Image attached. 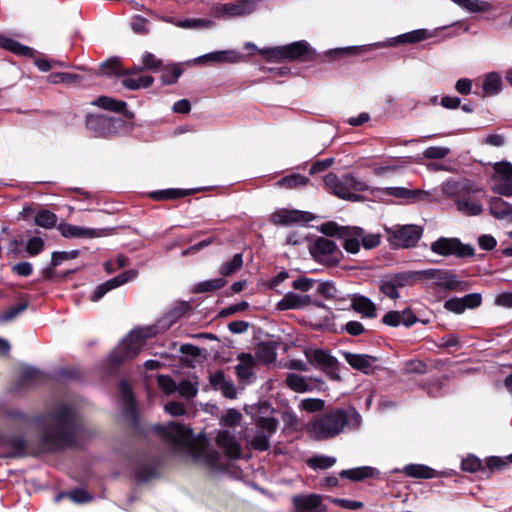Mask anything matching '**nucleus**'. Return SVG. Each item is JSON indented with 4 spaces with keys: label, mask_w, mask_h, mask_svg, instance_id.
Here are the masks:
<instances>
[{
    "label": "nucleus",
    "mask_w": 512,
    "mask_h": 512,
    "mask_svg": "<svg viewBox=\"0 0 512 512\" xmlns=\"http://www.w3.org/2000/svg\"><path fill=\"white\" fill-rule=\"evenodd\" d=\"M360 423L361 415L354 408H332L313 417L309 432L316 440H326L339 435L345 426L357 429Z\"/></svg>",
    "instance_id": "7ed1b4c3"
},
{
    "label": "nucleus",
    "mask_w": 512,
    "mask_h": 512,
    "mask_svg": "<svg viewBox=\"0 0 512 512\" xmlns=\"http://www.w3.org/2000/svg\"><path fill=\"white\" fill-rule=\"evenodd\" d=\"M0 46L15 54V55H18V56H22V57H26V58H31L34 56V49H32L31 47H28V46H25L23 44H21L20 42H18L17 40H14L12 38H2L0 40Z\"/></svg>",
    "instance_id": "c9c22d12"
},
{
    "label": "nucleus",
    "mask_w": 512,
    "mask_h": 512,
    "mask_svg": "<svg viewBox=\"0 0 512 512\" xmlns=\"http://www.w3.org/2000/svg\"><path fill=\"white\" fill-rule=\"evenodd\" d=\"M49 79L52 83L71 84L80 83L82 77L79 74L58 72L52 73Z\"/></svg>",
    "instance_id": "13d9d810"
},
{
    "label": "nucleus",
    "mask_w": 512,
    "mask_h": 512,
    "mask_svg": "<svg viewBox=\"0 0 512 512\" xmlns=\"http://www.w3.org/2000/svg\"><path fill=\"white\" fill-rule=\"evenodd\" d=\"M482 97L498 95L502 91V78L497 72L488 73L482 84Z\"/></svg>",
    "instance_id": "72a5a7b5"
},
{
    "label": "nucleus",
    "mask_w": 512,
    "mask_h": 512,
    "mask_svg": "<svg viewBox=\"0 0 512 512\" xmlns=\"http://www.w3.org/2000/svg\"><path fill=\"white\" fill-rule=\"evenodd\" d=\"M183 74V69L178 64L165 65L162 68L161 82L163 85L175 84Z\"/></svg>",
    "instance_id": "ea45409f"
},
{
    "label": "nucleus",
    "mask_w": 512,
    "mask_h": 512,
    "mask_svg": "<svg viewBox=\"0 0 512 512\" xmlns=\"http://www.w3.org/2000/svg\"><path fill=\"white\" fill-rule=\"evenodd\" d=\"M309 182V178L301 174L293 173L281 178L277 184L287 189H294L298 187L306 186Z\"/></svg>",
    "instance_id": "37998d69"
},
{
    "label": "nucleus",
    "mask_w": 512,
    "mask_h": 512,
    "mask_svg": "<svg viewBox=\"0 0 512 512\" xmlns=\"http://www.w3.org/2000/svg\"><path fill=\"white\" fill-rule=\"evenodd\" d=\"M0 447L10 448V451L5 454V458H24L28 455V441L21 434L5 435L0 433Z\"/></svg>",
    "instance_id": "6ab92c4d"
},
{
    "label": "nucleus",
    "mask_w": 512,
    "mask_h": 512,
    "mask_svg": "<svg viewBox=\"0 0 512 512\" xmlns=\"http://www.w3.org/2000/svg\"><path fill=\"white\" fill-rule=\"evenodd\" d=\"M92 104L104 110L121 113L128 119L134 117V113L127 109V103L123 100H117L109 96H100Z\"/></svg>",
    "instance_id": "393cba45"
},
{
    "label": "nucleus",
    "mask_w": 512,
    "mask_h": 512,
    "mask_svg": "<svg viewBox=\"0 0 512 512\" xmlns=\"http://www.w3.org/2000/svg\"><path fill=\"white\" fill-rule=\"evenodd\" d=\"M239 364L235 366V373L239 381L249 380L254 376V368L256 366L255 358L250 353L242 352L238 354Z\"/></svg>",
    "instance_id": "bb28decb"
},
{
    "label": "nucleus",
    "mask_w": 512,
    "mask_h": 512,
    "mask_svg": "<svg viewBox=\"0 0 512 512\" xmlns=\"http://www.w3.org/2000/svg\"><path fill=\"white\" fill-rule=\"evenodd\" d=\"M29 307V301L23 300L18 304L11 306L0 313V324L9 323L15 320L21 313L25 312Z\"/></svg>",
    "instance_id": "58836bf2"
},
{
    "label": "nucleus",
    "mask_w": 512,
    "mask_h": 512,
    "mask_svg": "<svg viewBox=\"0 0 512 512\" xmlns=\"http://www.w3.org/2000/svg\"><path fill=\"white\" fill-rule=\"evenodd\" d=\"M157 384L159 388L167 395L173 394L177 389L176 382L169 375H158Z\"/></svg>",
    "instance_id": "0e129e2a"
},
{
    "label": "nucleus",
    "mask_w": 512,
    "mask_h": 512,
    "mask_svg": "<svg viewBox=\"0 0 512 512\" xmlns=\"http://www.w3.org/2000/svg\"><path fill=\"white\" fill-rule=\"evenodd\" d=\"M455 4L465 8L469 12H484L486 10V3L478 0H452Z\"/></svg>",
    "instance_id": "69168bd1"
},
{
    "label": "nucleus",
    "mask_w": 512,
    "mask_h": 512,
    "mask_svg": "<svg viewBox=\"0 0 512 512\" xmlns=\"http://www.w3.org/2000/svg\"><path fill=\"white\" fill-rule=\"evenodd\" d=\"M387 240L394 248H410L416 246L422 237L423 230L417 225L396 226L386 228Z\"/></svg>",
    "instance_id": "f8f14e48"
},
{
    "label": "nucleus",
    "mask_w": 512,
    "mask_h": 512,
    "mask_svg": "<svg viewBox=\"0 0 512 512\" xmlns=\"http://www.w3.org/2000/svg\"><path fill=\"white\" fill-rule=\"evenodd\" d=\"M415 281L434 280V285L445 291H466L469 284L456 278L452 270L447 269H426L414 271Z\"/></svg>",
    "instance_id": "6e6552de"
},
{
    "label": "nucleus",
    "mask_w": 512,
    "mask_h": 512,
    "mask_svg": "<svg viewBox=\"0 0 512 512\" xmlns=\"http://www.w3.org/2000/svg\"><path fill=\"white\" fill-rule=\"evenodd\" d=\"M157 476L155 465L142 464L135 469V479L138 483H146Z\"/></svg>",
    "instance_id": "8fccbe9b"
},
{
    "label": "nucleus",
    "mask_w": 512,
    "mask_h": 512,
    "mask_svg": "<svg viewBox=\"0 0 512 512\" xmlns=\"http://www.w3.org/2000/svg\"><path fill=\"white\" fill-rule=\"evenodd\" d=\"M279 421L274 417H258L255 421V425L259 429L265 430L269 435H273L278 428Z\"/></svg>",
    "instance_id": "5fc2aeb1"
},
{
    "label": "nucleus",
    "mask_w": 512,
    "mask_h": 512,
    "mask_svg": "<svg viewBox=\"0 0 512 512\" xmlns=\"http://www.w3.org/2000/svg\"><path fill=\"white\" fill-rule=\"evenodd\" d=\"M429 37L428 31L426 29H417L413 30L408 33L401 34L393 39H391L387 43H376L372 45H364V46H350V47H344V48H336L333 50H329L326 53V56L328 58H331L332 60L350 56V55H360L365 52L371 51L378 47H384V46H397L400 44L405 43H418L421 42Z\"/></svg>",
    "instance_id": "39448f33"
},
{
    "label": "nucleus",
    "mask_w": 512,
    "mask_h": 512,
    "mask_svg": "<svg viewBox=\"0 0 512 512\" xmlns=\"http://www.w3.org/2000/svg\"><path fill=\"white\" fill-rule=\"evenodd\" d=\"M315 216L306 211L279 209L271 215V221L276 225L288 226L296 223H307Z\"/></svg>",
    "instance_id": "a211bd4d"
},
{
    "label": "nucleus",
    "mask_w": 512,
    "mask_h": 512,
    "mask_svg": "<svg viewBox=\"0 0 512 512\" xmlns=\"http://www.w3.org/2000/svg\"><path fill=\"white\" fill-rule=\"evenodd\" d=\"M101 70L106 75L124 76L128 72L120 68V63L117 59L111 58L101 64Z\"/></svg>",
    "instance_id": "864d4df0"
},
{
    "label": "nucleus",
    "mask_w": 512,
    "mask_h": 512,
    "mask_svg": "<svg viewBox=\"0 0 512 512\" xmlns=\"http://www.w3.org/2000/svg\"><path fill=\"white\" fill-rule=\"evenodd\" d=\"M384 193L396 198L411 200L424 199L427 196V193L422 190H410L404 187H388Z\"/></svg>",
    "instance_id": "4c0bfd02"
},
{
    "label": "nucleus",
    "mask_w": 512,
    "mask_h": 512,
    "mask_svg": "<svg viewBox=\"0 0 512 512\" xmlns=\"http://www.w3.org/2000/svg\"><path fill=\"white\" fill-rule=\"evenodd\" d=\"M50 416L54 424V431H46L41 435V446L49 452L76 447L79 424L75 410L70 405L63 404L53 410Z\"/></svg>",
    "instance_id": "f03ea898"
},
{
    "label": "nucleus",
    "mask_w": 512,
    "mask_h": 512,
    "mask_svg": "<svg viewBox=\"0 0 512 512\" xmlns=\"http://www.w3.org/2000/svg\"><path fill=\"white\" fill-rule=\"evenodd\" d=\"M286 386L294 392L304 393L310 390L306 379L295 373L288 374L285 380Z\"/></svg>",
    "instance_id": "79ce46f5"
},
{
    "label": "nucleus",
    "mask_w": 512,
    "mask_h": 512,
    "mask_svg": "<svg viewBox=\"0 0 512 512\" xmlns=\"http://www.w3.org/2000/svg\"><path fill=\"white\" fill-rule=\"evenodd\" d=\"M215 441L218 447L224 449V452L229 459L238 460L242 457L241 445L230 431H219Z\"/></svg>",
    "instance_id": "412c9836"
},
{
    "label": "nucleus",
    "mask_w": 512,
    "mask_h": 512,
    "mask_svg": "<svg viewBox=\"0 0 512 512\" xmlns=\"http://www.w3.org/2000/svg\"><path fill=\"white\" fill-rule=\"evenodd\" d=\"M79 250L55 251L52 253L51 264L53 267L59 266L63 261L75 259L79 256Z\"/></svg>",
    "instance_id": "e2e57ef3"
},
{
    "label": "nucleus",
    "mask_w": 512,
    "mask_h": 512,
    "mask_svg": "<svg viewBox=\"0 0 512 512\" xmlns=\"http://www.w3.org/2000/svg\"><path fill=\"white\" fill-rule=\"evenodd\" d=\"M324 496L316 493L297 494L292 497L293 512H327Z\"/></svg>",
    "instance_id": "dca6fc26"
},
{
    "label": "nucleus",
    "mask_w": 512,
    "mask_h": 512,
    "mask_svg": "<svg viewBox=\"0 0 512 512\" xmlns=\"http://www.w3.org/2000/svg\"><path fill=\"white\" fill-rule=\"evenodd\" d=\"M226 284L227 281L223 277L215 278L197 283L193 291L195 293L212 292L223 288Z\"/></svg>",
    "instance_id": "a18cd8bd"
},
{
    "label": "nucleus",
    "mask_w": 512,
    "mask_h": 512,
    "mask_svg": "<svg viewBox=\"0 0 512 512\" xmlns=\"http://www.w3.org/2000/svg\"><path fill=\"white\" fill-rule=\"evenodd\" d=\"M432 252L448 257L455 256L457 258L473 257L475 249L469 244H464L456 237H440L430 245Z\"/></svg>",
    "instance_id": "9b49d317"
},
{
    "label": "nucleus",
    "mask_w": 512,
    "mask_h": 512,
    "mask_svg": "<svg viewBox=\"0 0 512 512\" xmlns=\"http://www.w3.org/2000/svg\"><path fill=\"white\" fill-rule=\"evenodd\" d=\"M241 58L242 56L233 50H223L202 55L196 59V62L205 63L211 61L215 63H235Z\"/></svg>",
    "instance_id": "cd10ccee"
},
{
    "label": "nucleus",
    "mask_w": 512,
    "mask_h": 512,
    "mask_svg": "<svg viewBox=\"0 0 512 512\" xmlns=\"http://www.w3.org/2000/svg\"><path fill=\"white\" fill-rule=\"evenodd\" d=\"M406 476L417 479H432L437 477V471L424 464H408L403 468Z\"/></svg>",
    "instance_id": "f704fd0d"
},
{
    "label": "nucleus",
    "mask_w": 512,
    "mask_h": 512,
    "mask_svg": "<svg viewBox=\"0 0 512 512\" xmlns=\"http://www.w3.org/2000/svg\"><path fill=\"white\" fill-rule=\"evenodd\" d=\"M343 356L346 362L355 370L361 371L364 374L373 373L372 363L377 361V358L367 354H355L351 352H344Z\"/></svg>",
    "instance_id": "b1692460"
},
{
    "label": "nucleus",
    "mask_w": 512,
    "mask_h": 512,
    "mask_svg": "<svg viewBox=\"0 0 512 512\" xmlns=\"http://www.w3.org/2000/svg\"><path fill=\"white\" fill-rule=\"evenodd\" d=\"M57 380L77 381L83 378V374L77 367H59L54 371Z\"/></svg>",
    "instance_id": "de8ad7c7"
},
{
    "label": "nucleus",
    "mask_w": 512,
    "mask_h": 512,
    "mask_svg": "<svg viewBox=\"0 0 512 512\" xmlns=\"http://www.w3.org/2000/svg\"><path fill=\"white\" fill-rule=\"evenodd\" d=\"M313 259L326 267H336L344 258V254L337 244L326 237L319 236L309 246Z\"/></svg>",
    "instance_id": "9d476101"
},
{
    "label": "nucleus",
    "mask_w": 512,
    "mask_h": 512,
    "mask_svg": "<svg viewBox=\"0 0 512 512\" xmlns=\"http://www.w3.org/2000/svg\"><path fill=\"white\" fill-rule=\"evenodd\" d=\"M317 293L327 300L337 298L338 290L332 281L320 282L317 287Z\"/></svg>",
    "instance_id": "4d7b16f0"
},
{
    "label": "nucleus",
    "mask_w": 512,
    "mask_h": 512,
    "mask_svg": "<svg viewBox=\"0 0 512 512\" xmlns=\"http://www.w3.org/2000/svg\"><path fill=\"white\" fill-rule=\"evenodd\" d=\"M415 283L414 271H402L383 276L380 280L379 290L386 297L396 300L400 298L399 288L413 286Z\"/></svg>",
    "instance_id": "ddd939ff"
},
{
    "label": "nucleus",
    "mask_w": 512,
    "mask_h": 512,
    "mask_svg": "<svg viewBox=\"0 0 512 512\" xmlns=\"http://www.w3.org/2000/svg\"><path fill=\"white\" fill-rule=\"evenodd\" d=\"M457 209L467 216H478L483 212L479 201H475L470 195H459L455 201Z\"/></svg>",
    "instance_id": "473e14b6"
},
{
    "label": "nucleus",
    "mask_w": 512,
    "mask_h": 512,
    "mask_svg": "<svg viewBox=\"0 0 512 512\" xmlns=\"http://www.w3.org/2000/svg\"><path fill=\"white\" fill-rule=\"evenodd\" d=\"M323 182L328 191L335 196L352 202L359 201L362 197L357 192L368 190L365 182L357 179L352 174H343L341 177L334 173H329L323 178Z\"/></svg>",
    "instance_id": "423d86ee"
},
{
    "label": "nucleus",
    "mask_w": 512,
    "mask_h": 512,
    "mask_svg": "<svg viewBox=\"0 0 512 512\" xmlns=\"http://www.w3.org/2000/svg\"><path fill=\"white\" fill-rule=\"evenodd\" d=\"M243 266V254L237 253L235 254L232 259L224 262L219 269V273L223 277H228L236 273L238 270H240Z\"/></svg>",
    "instance_id": "a19ab883"
},
{
    "label": "nucleus",
    "mask_w": 512,
    "mask_h": 512,
    "mask_svg": "<svg viewBox=\"0 0 512 512\" xmlns=\"http://www.w3.org/2000/svg\"><path fill=\"white\" fill-rule=\"evenodd\" d=\"M461 469L465 472L476 473V472H485L486 468L483 465L481 459L477 456L469 455L464 458L461 462Z\"/></svg>",
    "instance_id": "603ef678"
},
{
    "label": "nucleus",
    "mask_w": 512,
    "mask_h": 512,
    "mask_svg": "<svg viewBox=\"0 0 512 512\" xmlns=\"http://www.w3.org/2000/svg\"><path fill=\"white\" fill-rule=\"evenodd\" d=\"M57 219V215L47 209L38 211L34 216L35 224L46 229L53 228L57 223Z\"/></svg>",
    "instance_id": "c03bdc74"
},
{
    "label": "nucleus",
    "mask_w": 512,
    "mask_h": 512,
    "mask_svg": "<svg viewBox=\"0 0 512 512\" xmlns=\"http://www.w3.org/2000/svg\"><path fill=\"white\" fill-rule=\"evenodd\" d=\"M152 429L163 442L171 446L174 452H187L194 462L203 461L213 471H224L226 469L220 463V452L217 450L207 451L204 444L197 443L193 430L189 426L180 422L169 421L166 425L155 424Z\"/></svg>",
    "instance_id": "f257e3e1"
},
{
    "label": "nucleus",
    "mask_w": 512,
    "mask_h": 512,
    "mask_svg": "<svg viewBox=\"0 0 512 512\" xmlns=\"http://www.w3.org/2000/svg\"><path fill=\"white\" fill-rule=\"evenodd\" d=\"M305 356L312 366L320 368L330 379L340 380V376L337 373L339 362L337 358L332 356L328 351L321 348L307 350Z\"/></svg>",
    "instance_id": "4468645a"
},
{
    "label": "nucleus",
    "mask_w": 512,
    "mask_h": 512,
    "mask_svg": "<svg viewBox=\"0 0 512 512\" xmlns=\"http://www.w3.org/2000/svg\"><path fill=\"white\" fill-rule=\"evenodd\" d=\"M43 376V373L39 369L26 366L20 370L18 379L15 382V386L17 389L31 386L41 381Z\"/></svg>",
    "instance_id": "7c9ffc66"
},
{
    "label": "nucleus",
    "mask_w": 512,
    "mask_h": 512,
    "mask_svg": "<svg viewBox=\"0 0 512 512\" xmlns=\"http://www.w3.org/2000/svg\"><path fill=\"white\" fill-rule=\"evenodd\" d=\"M145 337L140 330H132L110 353L106 360L109 370L118 369L125 361L138 355Z\"/></svg>",
    "instance_id": "0eeeda50"
},
{
    "label": "nucleus",
    "mask_w": 512,
    "mask_h": 512,
    "mask_svg": "<svg viewBox=\"0 0 512 512\" xmlns=\"http://www.w3.org/2000/svg\"><path fill=\"white\" fill-rule=\"evenodd\" d=\"M136 275V271L127 270L117 275L116 277L98 285L94 292L92 293L90 300L93 302L99 301L102 297H104V295L107 292L127 283L128 281L132 280Z\"/></svg>",
    "instance_id": "aec40b11"
},
{
    "label": "nucleus",
    "mask_w": 512,
    "mask_h": 512,
    "mask_svg": "<svg viewBox=\"0 0 512 512\" xmlns=\"http://www.w3.org/2000/svg\"><path fill=\"white\" fill-rule=\"evenodd\" d=\"M142 63H143V68H145L146 70L156 71V70L160 69L161 67L163 68L162 60L158 59L151 52H145L143 54Z\"/></svg>",
    "instance_id": "774afa93"
},
{
    "label": "nucleus",
    "mask_w": 512,
    "mask_h": 512,
    "mask_svg": "<svg viewBox=\"0 0 512 512\" xmlns=\"http://www.w3.org/2000/svg\"><path fill=\"white\" fill-rule=\"evenodd\" d=\"M259 55L267 62H317L323 60V57L305 40L295 41L282 46L264 48V50H259Z\"/></svg>",
    "instance_id": "20e7f679"
},
{
    "label": "nucleus",
    "mask_w": 512,
    "mask_h": 512,
    "mask_svg": "<svg viewBox=\"0 0 512 512\" xmlns=\"http://www.w3.org/2000/svg\"><path fill=\"white\" fill-rule=\"evenodd\" d=\"M336 463V458L325 455H317L307 460V465L314 469L325 470L332 467Z\"/></svg>",
    "instance_id": "3c124183"
},
{
    "label": "nucleus",
    "mask_w": 512,
    "mask_h": 512,
    "mask_svg": "<svg viewBox=\"0 0 512 512\" xmlns=\"http://www.w3.org/2000/svg\"><path fill=\"white\" fill-rule=\"evenodd\" d=\"M269 438V435H265L263 432H259L252 438V440L250 441V445L252 449L256 451H267L270 448Z\"/></svg>",
    "instance_id": "052dcab7"
},
{
    "label": "nucleus",
    "mask_w": 512,
    "mask_h": 512,
    "mask_svg": "<svg viewBox=\"0 0 512 512\" xmlns=\"http://www.w3.org/2000/svg\"><path fill=\"white\" fill-rule=\"evenodd\" d=\"M325 405V401L318 398H307L303 399L300 403V408L306 412L314 413L322 411Z\"/></svg>",
    "instance_id": "680f3d73"
},
{
    "label": "nucleus",
    "mask_w": 512,
    "mask_h": 512,
    "mask_svg": "<svg viewBox=\"0 0 512 512\" xmlns=\"http://www.w3.org/2000/svg\"><path fill=\"white\" fill-rule=\"evenodd\" d=\"M58 230L65 238H99L105 237L114 231V228H84L69 223H60Z\"/></svg>",
    "instance_id": "f3484780"
},
{
    "label": "nucleus",
    "mask_w": 512,
    "mask_h": 512,
    "mask_svg": "<svg viewBox=\"0 0 512 512\" xmlns=\"http://www.w3.org/2000/svg\"><path fill=\"white\" fill-rule=\"evenodd\" d=\"M351 308L364 318H375L377 316L375 303L364 295L354 294L351 298Z\"/></svg>",
    "instance_id": "a878e982"
},
{
    "label": "nucleus",
    "mask_w": 512,
    "mask_h": 512,
    "mask_svg": "<svg viewBox=\"0 0 512 512\" xmlns=\"http://www.w3.org/2000/svg\"><path fill=\"white\" fill-rule=\"evenodd\" d=\"M64 497H69L73 502L78 504L87 503L93 499V496L82 488H76L70 492H62L57 495L56 501Z\"/></svg>",
    "instance_id": "49530a36"
},
{
    "label": "nucleus",
    "mask_w": 512,
    "mask_h": 512,
    "mask_svg": "<svg viewBox=\"0 0 512 512\" xmlns=\"http://www.w3.org/2000/svg\"><path fill=\"white\" fill-rule=\"evenodd\" d=\"M85 125L96 137L110 138L126 130L125 120L102 114H88L85 119Z\"/></svg>",
    "instance_id": "1a4fd4ad"
},
{
    "label": "nucleus",
    "mask_w": 512,
    "mask_h": 512,
    "mask_svg": "<svg viewBox=\"0 0 512 512\" xmlns=\"http://www.w3.org/2000/svg\"><path fill=\"white\" fill-rule=\"evenodd\" d=\"M255 6L250 0H238L236 2L218 4L213 9V14L218 19H229L251 14Z\"/></svg>",
    "instance_id": "2eb2a0df"
},
{
    "label": "nucleus",
    "mask_w": 512,
    "mask_h": 512,
    "mask_svg": "<svg viewBox=\"0 0 512 512\" xmlns=\"http://www.w3.org/2000/svg\"><path fill=\"white\" fill-rule=\"evenodd\" d=\"M495 173L502 181H511L512 179V164L508 161H500L493 164Z\"/></svg>",
    "instance_id": "bf43d9fd"
},
{
    "label": "nucleus",
    "mask_w": 512,
    "mask_h": 512,
    "mask_svg": "<svg viewBox=\"0 0 512 512\" xmlns=\"http://www.w3.org/2000/svg\"><path fill=\"white\" fill-rule=\"evenodd\" d=\"M318 230L327 237H336L341 239L349 235H358L361 227L357 226H340L334 221H327L318 227Z\"/></svg>",
    "instance_id": "5701e85b"
},
{
    "label": "nucleus",
    "mask_w": 512,
    "mask_h": 512,
    "mask_svg": "<svg viewBox=\"0 0 512 512\" xmlns=\"http://www.w3.org/2000/svg\"><path fill=\"white\" fill-rule=\"evenodd\" d=\"M360 236H363V228H361V232L358 233V235H349L346 237H342L341 239L343 242V248L345 251L351 254H356L360 250L361 242L359 241Z\"/></svg>",
    "instance_id": "6e6d98bb"
},
{
    "label": "nucleus",
    "mask_w": 512,
    "mask_h": 512,
    "mask_svg": "<svg viewBox=\"0 0 512 512\" xmlns=\"http://www.w3.org/2000/svg\"><path fill=\"white\" fill-rule=\"evenodd\" d=\"M278 343L275 341H262L255 347L256 358L264 364H272L277 358Z\"/></svg>",
    "instance_id": "c756f323"
},
{
    "label": "nucleus",
    "mask_w": 512,
    "mask_h": 512,
    "mask_svg": "<svg viewBox=\"0 0 512 512\" xmlns=\"http://www.w3.org/2000/svg\"><path fill=\"white\" fill-rule=\"evenodd\" d=\"M380 472L370 466H362L352 469L342 470L339 473L341 478L349 479L354 482L362 481L367 478H378Z\"/></svg>",
    "instance_id": "c85d7f7f"
},
{
    "label": "nucleus",
    "mask_w": 512,
    "mask_h": 512,
    "mask_svg": "<svg viewBox=\"0 0 512 512\" xmlns=\"http://www.w3.org/2000/svg\"><path fill=\"white\" fill-rule=\"evenodd\" d=\"M123 416L128 421L130 428L137 435L145 437L148 435V433L150 431L155 433L152 429L154 425L149 427L146 425H142L140 423L139 414H138L137 407H136V402L125 403V407L123 409Z\"/></svg>",
    "instance_id": "4be33fe9"
},
{
    "label": "nucleus",
    "mask_w": 512,
    "mask_h": 512,
    "mask_svg": "<svg viewBox=\"0 0 512 512\" xmlns=\"http://www.w3.org/2000/svg\"><path fill=\"white\" fill-rule=\"evenodd\" d=\"M276 308L279 311L301 309L299 294L294 292L286 293L284 297L277 303Z\"/></svg>",
    "instance_id": "09e8293b"
},
{
    "label": "nucleus",
    "mask_w": 512,
    "mask_h": 512,
    "mask_svg": "<svg viewBox=\"0 0 512 512\" xmlns=\"http://www.w3.org/2000/svg\"><path fill=\"white\" fill-rule=\"evenodd\" d=\"M489 212L497 219H505L512 216V205L500 197H492L489 201Z\"/></svg>",
    "instance_id": "e433bc0d"
},
{
    "label": "nucleus",
    "mask_w": 512,
    "mask_h": 512,
    "mask_svg": "<svg viewBox=\"0 0 512 512\" xmlns=\"http://www.w3.org/2000/svg\"><path fill=\"white\" fill-rule=\"evenodd\" d=\"M450 153V149L446 147L430 146L426 148L423 155L426 159L436 160L443 159Z\"/></svg>",
    "instance_id": "338daca9"
},
{
    "label": "nucleus",
    "mask_w": 512,
    "mask_h": 512,
    "mask_svg": "<svg viewBox=\"0 0 512 512\" xmlns=\"http://www.w3.org/2000/svg\"><path fill=\"white\" fill-rule=\"evenodd\" d=\"M196 189H177L170 188L164 190H156L149 193V197L155 201H166L183 198L196 193Z\"/></svg>",
    "instance_id": "2f4dec72"
}]
</instances>
